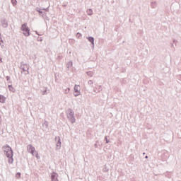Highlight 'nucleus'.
Wrapping results in <instances>:
<instances>
[{
	"instance_id": "6e6552de",
	"label": "nucleus",
	"mask_w": 181,
	"mask_h": 181,
	"mask_svg": "<svg viewBox=\"0 0 181 181\" xmlns=\"http://www.w3.org/2000/svg\"><path fill=\"white\" fill-rule=\"evenodd\" d=\"M59 174L56 172H52L51 173V181H59Z\"/></svg>"
},
{
	"instance_id": "a878e982",
	"label": "nucleus",
	"mask_w": 181,
	"mask_h": 181,
	"mask_svg": "<svg viewBox=\"0 0 181 181\" xmlns=\"http://www.w3.org/2000/svg\"><path fill=\"white\" fill-rule=\"evenodd\" d=\"M76 36H78V37H79V36H81V34H80V33H78L76 34Z\"/></svg>"
},
{
	"instance_id": "f704fd0d",
	"label": "nucleus",
	"mask_w": 181,
	"mask_h": 181,
	"mask_svg": "<svg viewBox=\"0 0 181 181\" xmlns=\"http://www.w3.org/2000/svg\"><path fill=\"white\" fill-rule=\"evenodd\" d=\"M175 42H176V40H173V42H174V43H175Z\"/></svg>"
},
{
	"instance_id": "a211bd4d",
	"label": "nucleus",
	"mask_w": 181,
	"mask_h": 181,
	"mask_svg": "<svg viewBox=\"0 0 181 181\" xmlns=\"http://www.w3.org/2000/svg\"><path fill=\"white\" fill-rule=\"evenodd\" d=\"M42 125L46 128H49V122L47 121H45Z\"/></svg>"
},
{
	"instance_id": "bb28decb",
	"label": "nucleus",
	"mask_w": 181,
	"mask_h": 181,
	"mask_svg": "<svg viewBox=\"0 0 181 181\" xmlns=\"http://www.w3.org/2000/svg\"><path fill=\"white\" fill-rule=\"evenodd\" d=\"M42 9H43V11H49V8H42Z\"/></svg>"
},
{
	"instance_id": "2f4dec72",
	"label": "nucleus",
	"mask_w": 181,
	"mask_h": 181,
	"mask_svg": "<svg viewBox=\"0 0 181 181\" xmlns=\"http://www.w3.org/2000/svg\"><path fill=\"white\" fill-rule=\"evenodd\" d=\"M65 93L67 94V89L65 90Z\"/></svg>"
},
{
	"instance_id": "aec40b11",
	"label": "nucleus",
	"mask_w": 181,
	"mask_h": 181,
	"mask_svg": "<svg viewBox=\"0 0 181 181\" xmlns=\"http://www.w3.org/2000/svg\"><path fill=\"white\" fill-rule=\"evenodd\" d=\"M11 4L15 6H16V4H18V1L16 0H11Z\"/></svg>"
},
{
	"instance_id": "72a5a7b5",
	"label": "nucleus",
	"mask_w": 181,
	"mask_h": 181,
	"mask_svg": "<svg viewBox=\"0 0 181 181\" xmlns=\"http://www.w3.org/2000/svg\"><path fill=\"white\" fill-rule=\"evenodd\" d=\"M105 172H108V170L105 169Z\"/></svg>"
},
{
	"instance_id": "1a4fd4ad",
	"label": "nucleus",
	"mask_w": 181,
	"mask_h": 181,
	"mask_svg": "<svg viewBox=\"0 0 181 181\" xmlns=\"http://www.w3.org/2000/svg\"><path fill=\"white\" fill-rule=\"evenodd\" d=\"M94 93H100V91H103V88L100 85H97L95 87V89L93 90Z\"/></svg>"
},
{
	"instance_id": "39448f33",
	"label": "nucleus",
	"mask_w": 181,
	"mask_h": 181,
	"mask_svg": "<svg viewBox=\"0 0 181 181\" xmlns=\"http://www.w3.org/2000/svg\"><path fill=\"white\" fill-rule=\"evenodd\" d=\"M20 69L23 70L21 73H24L25 76H28V74H29V65L24 64L23 62H21Z\"/></svg>"
},
{
	"instance_id": "423d86ee",
	"label": "nucleus",
	"mask_w": 181,
	"mask_h": 181,
	"mask_svg": "<svg viewBox=\"0 0 181 181\" xmlns=\"http://www.w3.org/2000/svg\"><path fill=\"white\" fill-rule=\"evenodd\" d=\"M74 88V95L75 97H78V95H80L81 94L80 86L78 85H75Z\"/></svg>"
},
{
	"instance_id": "c756f323",
	"label": "nucleus",
	"mask_w": 181,
	"mask_h": 181,
	"mask_svg": "<svg viewBox=\"0 0 181 181\" xmlns=\"http://www.w3.org/2000/svg\"><path fill=\"white\" fill-rule=\"evenodd\" d=\"M0 63H2V59L0 57Z\"/></svg>"
},
{
	"instance_id": "4468645a",
	"label": "nucleus",
	"mask_w": 181,
	"mask_h": 181,
	"mask_svg": "<svg viewBox=\"0 0 181 181\" xmlns=\"http://www.w3.org/2000/svg\"><path fill=\"white\" fill-rule=\"evenodd\" d=\"M86 13L87 15H88L89 16H91V15H93V9L89 8L86 11Z\"/></svg>"
},
{
	"instance_id": "9b49d317",
	"label": "nucleus",
	"mask_w": 181,
	"mask_h": 181,
	"mask_svg": "<svg viewBox=\"0 0 181 181\" xmlns=\"http://www.w3.org/2000/svg\"><path fill=\"white\" fill-rule=\"evenodd\" d=\"M71 67H73V62L69 61L66 64V68L68 69V70H70V69H71Z\"/></svg>"
},
{
	"instance_id": "0eeeda50",
	"label": "nucleus",
	"mask_w": 181,
	"mask_h": 181,
	"mask_svg": "<svg viewBox=\"0 0 181 181\" xmlns=\"http://www.w3.org/2000/svg\"><path fill=\"white\" fill-rule=\"evenodd\" d=\"M0 22L1 23L2 28H4L5 29L8 28V26H9V23H8V20H6V18H1Z\"/></svg>"
},
{
	"instance_id": "412c9836",
	"label": "nucleus",
	"mask_w": 181,
	"mask_h": 181,
	"mask_svg": "<svg viewBox=\"0 0 181 181\" xmlns=\"http://www.w3.org/2000/svg\"><path fill=\"white\" fill-rule=\"evenodd\" d=\"M88 84L89 86H91L93 87V81H91V80L88 81Z\"/></svg>"
},
{
	"instance_id": "f257e3e1",
	"label": "nucleus",
	"mask_w": 181,
	"mask_h": 181,
	"mask_svg": "<svg viewBox=\"0 0 181 181\" xmlns=\"http://www.w3.org/2000/svg\"><path fill=\"white\" fill-rule=\"evenodd\" d=\"M2 150L6 158H8V163H13V151L9 145L6 144L2 147Z\"/></svg>"
},
{
	"instance_id": "7ed1b4c3",
	"label": "nucleus",
	"mask_w": 181,
	"mask_h": 181,
	"mask_svg": "<svg viewBox=\"0 0 181 181\" xmlns=\"http://www.w3.org/2000/svg\"><path fill=\"white\" fill-rule=\"evenodd\" d=\"M27 151L29 153H31L33 156H35L37 159H40V156H39L37 151H36V149L32 144L28 145Z\"/></svg>"
},
{
	"instance_id": "ddd939ff",
	"label": "nucleus",
	"mask_w": 181,
	"mask_h": 181,
	"mask_svg": "<svg viewBox=\"0 0 181 181\" xmlns=\"http://www.w3.org/2000/svg\"><path fill=\"white\" fill-rule=\"evenodd\" d=\"M42 95H46L47 94H49V90L45 88L41 90Z\"/></svg>"
},
{
	"instance_id": "dca6fc26",
	"label": "nucleus",
	"mask_w": 181,
	"mask_h": 181,
	"mask_svg": "<svg viewBox=\"0 0 181 181\" xmlns=\"http://www.w3.org/2000/svg\"><path fill=\"white\" fill-rule=\"evenodd\" d=\"M8 89L10 91L15 93V88H13V86H12V85H8Z\"/></svg>"
},
{
	"instance_id": "7c9ffc66",
	"label": "nucleus",
	"mask_w": 181,
	"mask_h": 181,
	"mask_svg": "<svg viewBox=\"0 0 181 181\" xmlns=\"http://www.w3.org/2000/svg\"><path fill=\"white\" fill-rule=\"evenodd\" d=\"M145 158H146V159H148V156H145Z\"/></svg>"
},
{
	"instance_id": "b1692460",
	"label": "nucleus",
	"mask_w": 181,
	"mask_h": 181,
	"mask_svg": "<svg viewBox=\"0 0 181 181\" xmlns=\"http://www.w3.org/2000/svg\"><path fill=\"white\" fill-rule=\"evenodd\" d=\"M154 4H156V1L151 2V6H152L153 8H155V6H153Z\"/></svg>"
},
{
	"instance_id": "473e14b6",
	"label": "nucleus",
	"mask_w": 181,
	"mask_h": 181,
	"mask_svg": "<svg viewBox=\"0 0 181 181\" xmlns=\"http://www.w3.org/2000/svg\"><path fill=\"white\" fill-rule=\"evenodd\" d=\"M67 90H68L69 91H70V88H68Z\"/></svg>"
},
{
	"instance_id": "393cba45",
	"label": "nucleus",
	"mask_w": 181,
	"mask_h": 181,
	"mask_svg": "<svg viewBox=\"0 0 181 181\" xmlns=\"http://www.w3.org/2000/svg\"><path fill=\"white\" fill-rule=\"evenodd\" d=\"M6 81H9V80H11V77H9V76H8L6 77Z\"/></svg>"
},
{
	"instance_id": "cd10ccee",
	"label": "nucleus",
	"mask_w": 181,
	"mask_h": 181,
	"mask_svg": "<svg viewBox=\"0 0 181 181\" xmlns=\"http://www.w3.org/2000/svg\"><path fill=\"white\" fill-rule=\"evenodd\" d=\"M94 146L95 148H98V145H97V144H95Z\"/></svg>"
},
{
	"instance_id": "4be33fe9",
	"label": "nucleus",
	"mask_w": 181,
	"mask_h": 181,
	"mask_svg": "<svg viewBox=\"0 0 181 181\" xmlns=\"http://www.w3.org/2000/svg\"><path fill=\"white\" fill-rule=\"evenodd\" d=\"M16 177H17V179H19V177H21V173H17L16 175Z\"/></svg>"
},
{
	"instance_id": "f3484780",
	"label": "nucleus",
	"mask_w": 181,
	"mask_h": 181,
	"mask_svg": "<svg viewBox=\"0 0 181 181\" xmlns=\"http://www.w3.org/2000/svg\"><path fill=\"white\" fill-rule=\"evenodd\" d=\"M37 12L40 13V15H42L43 16L45 14H43V11H42V9L37 8Z\"/></svg>"
},
{
	"instance_id": "9d476101",
	"label": "nucleus",
	"mask_w": 181,
	"mask_h": 181,
	"mask_svg": "<svg viewBox=\"0 0 181 181\" xmlns=\"http://www.w3.org/2000/svg\"><path fill=\"white\" fill-rule=\"evenodd\" d=\"M88 40L91 43L92 47H94V38L92 36H90L88 37Z\"/></svg>"
},
{
	"instance_id": "20e7f679",
	"label": "nucleus",
	"mask_w": 181,
	"mask_h": 181,
	"mask_svg": "<svg viewBox=\"0 0 181 181\" xmlns=\"http://www.w3.org/2000/svg\"><path fill=\"white\" fill-rule=\"evenodd\" d=\"M21 30L23 31V35H24V36H30V29L28 27L26 23L21 25Z\"/></svg>"
},
{
	"instance_id": "f03ea898",
	"label": "nucleus",
	"mask_w": 181,
	"mask_h": 181,
	"mask_svg": "<svg viewBox=\"0 0 181 181\" xmlns=\"http://www.w3.org/2000/svg\"><path fill=\"white\" fill-rule=\"evenodd\" d=\"M66 114L69 121H70V122H71L72 124H74V122H76V117H74V110H73L71 108H69L66 110Z\"/></svg>"
},
{
	"instance_id": "c85d7f7f",
	"label": "nucleus",
	"mask_w": 181,
	"mask_h": 181,
	"mask_svg": "<svg viewBox=\"0 0 181 181\" xmlns=\"http://www.w3.org/2000/svg\"><path fill=\"white\" fill-rule=\"evenodd\" d=\"M37 40L40 41V42H42V40L41 38H39V37H38V38H37Z\"/></svg>"
},
{
	"instance_id": "c9c22d12",
	"label": "nucleus",
	"mask_w": 181,
	"mask_h": 181,
	"mask_svg": "<svg viewBox=\"0 0 181 181\" xmlns=\"http://www.w3.org/2000/svg\"><path fill=\"white\" fill-rule=\"evenodd\" d=\"M36 33H37V35H39V33H37V31H36Z\"/></svg>"
},
{
	"instance_id": "2eb2a0df",
	"label": "nucleus",
	"mask_w": 181,
	"mask_h": 181,
	"mask_svg": "<svg viewBox=\"0 0 181 181\" xmlns=\"http://www.w3.org/2000/svg\"><path fill=\"white\" fill-rule=\"evenodd\" d=\"M62 146V141H60V137H58V141L57 143V148Z\"/></svg>"
},
{
	"instance_id": "6ab92c4d",
	"label": "nucleus",
	"mask_w": 181,
	"mask_h": 181,
	"mask_svg": "<svg viewBox=\"0 0 181 181\" xmlns=\"http://www.w3.org/2000/svg\"><path fill=\"white\" fill-rule=\"evenodd\" d=\"M87 75L89 76V77H93V76H94V73L92 71H88Z\"/></svg>"
},
{
	"instance_id": "5701e85b",
	"label": "nucleus",
	"mask_w": 181,
	"mask_h": 181,
	"mask_svg": "<svg viewBox=\"0 0 181 181\" xmlns=\"http://www.w3.org/2000/svg\"><path fill=\"white\" fill-rule=\"evenodd\" d=\"M105 139L106 141V144H110V140L107 138V136L105 137Z\"/></svg>"
},
{
	"instance_id": "f8f14e48",
	"label": "nucleus",
	"mask_w": 181,
	"mask_h": 181,
	"mask_svg": "<svg viewBox=\"0 0 181 181\" xmlns=\"http://www.w3.org/2000/svg\"><path fill=\"white\" fill-rule=\"evenodd\" d=\"M6 100V98H4V95H0V103H1L2 104H4Z\"/></svg>"
}]
</instances>
